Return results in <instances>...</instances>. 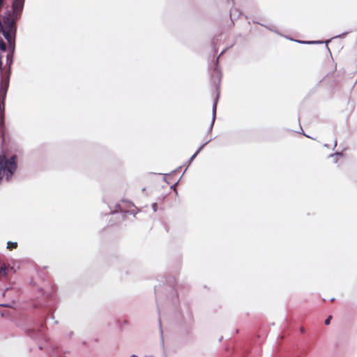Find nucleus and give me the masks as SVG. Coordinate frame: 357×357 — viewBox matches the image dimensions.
I'll return each instance as SVG.
<instances>
[{
    "instance_id": "obj_7",
    "label": "nucleus",
    "mask_w": 357,
    "mask_h": 357,
    "mask_svg": "<svg viewBox=\"0 0 357 357\" xmlns=\"http://www.w3.org/2000/svg\"><path fill=\"white\" fill-rule=\"evenodd\" d=\"M3 109L1 110V105H0V125L3 124V108L4 103H2Z\"/></svg>"
},
{
    "instance_id": "obj_11",
    "label": "nucleus",
    "mask_w": 357,
    "mask_h": 357,
    "mask_svg": "<svg viewBox=\"0 0 357 357\" xmlns=\"http://www.w3.org/2000/svg\"><path fill=\"white\" fill-rule=\"evenodd\" d=\"M152 208H153V211H157V204L156 203H153L152 204Z\"/></svg>"
},
{
    "instance_id": "obj_13",
    "label": "nucleus",
    "mask_w": 357,
    "mask_h": 357,
    "mask_svg": "<svg viewBox=\"0 0 357 357\" xmlns=\"http://www.w3.org/2000/svg\"><path fill=\"white\" fill-rule=\"evenodd\" d=\"M340 155H341L340 153H336L335 154V157H337V156H340Z\"/></svg>"
},
{
    "instance_id": "obj_9",
    "label": "nucleus",
    "mask_w": 357,
    "mask_h": 357,
    "mask_svg": "<svg viewBox=\"0 0 357 357\" xmlns=\"http://www.w3.org/2000/svg\"><path fill=\"white\" fill-rule=\"evenodd\" d=\"M6 48V44L3 41H0V49L3 51H5Z\"/></svg>"
},
{
    "instance_id": "obj_3",
    "label": "nucleus",
    "mask_w": 357,
    "mask_h": 357,
    "mask_svg": "<svg viewBox=\"0 0 357 357\" xmlns=\"http://www.w3.org/2000/svg\"><path fill=\"white\" fill-rule=\"evenodd\" d=\"M8 87V80H5L1 82L0 93L5 98Z\"/></svg>"
},
{
    "instance_id": "obj_2",
    "label": "nucleus",
    "mask_w": 357,
    "mask_h": 357,
    "mask_svg": "<svg viewBox=\"0 0 357 357\" xmlns=\"http://www.w3.org/2000/svg\"><path fill=\"white\" fill-rule=\"evenodd\" d=\"M24 0H13V17L12 19H18L22 13L24 7Z\"/></svg>"
},
{
    "instance_id": "obj_4",
    "label": "nucleus",
    "mask_w": 357,
    "mask_h": 357,
    "mask_svg": "<svg viewBox=\"0 0 357 357\" xmlns=\"http://www.w3.org/2000/svg\"><path fill=\"white\" fill-rule=\"evenodd\" d=\"M216 108H217V100H215L213 105V118H212V121H211V129H212L213 125L215 119Z\"/></svg>"
},
{
    "instance_id": "obj_12",
    "label": "nucleus",
    "mask_w": 357,
    "mask_h": 357,
    "mask_svg": "<svg viewBox=\"0 0 357 357\" xmlns=\"http://www.w3.org/2000/svg\"><path fill=\"white\" fill-rule=\"evenodd\" d=\"M331 319V317H329L328 318H327V319L325 320V324H326V325H328V324H330Z\"/></svg>"
},
{
    "instance_id": "obj_10",
    "label": "nucleus",
    "mask_w": 357,
    "mask_h": 357,
    "mask_svg": "<svg viewBox=\"0 0 357 357\" xmlns=\"http://www.w3.org/2000/svg\"><path fill=\"white\" fill-rule=\"evenodd\" d=\"M300 43H307V44H312V43H319L320 42H316V41H301L298 40Z\"/></svg>"
},
{
    "instance_id": "obj_6",
    "label": "nucleus",
    "mask_w": 357,
    "mask_h": 357,
    "mask_svg": "<svg viewBox=\"0 0 357 357\" xmlns=\"http://www.w3.org/2000/svg\"><path fill=\"white\" fill-rule=\"evenodd\" d=\"M0 273L3 276H6L8 275V268L5 265H2L0 268Z\"/></svg>"
},
{
    "instance_id": "obj_8",
    "label": "nucleus",
    "mask_w": 357,
    "mask_h": 357,
    "mask_svg": "<svg viewBox=\"0 0 357 357\" xmlns=\"http://www.w3.org/2000/svg\"><path fill=\"white\" fill-rule=\"evenodd\" d=\"M17 244L16 242H8L7 248L8 249L11 250V249L17 248Z\"/></svg>"
},
{
    "instance_id": "obj_1",
    "label": "nucleus",
    "mask_w": 357,
    "mask_h": 357,
    "mask_svg": "<svg viewBox=\"0 0 357 357\" xmlns=\"http://www.w3.org/2000/svg\"><path fill=\"white\" fill-rule=\"evenodd\" d=\"M1 30L4 38L8 43L11 45L14 40V34L15 32L14 20L7 18L6 20L4 21V24L2 25V28H1Z\"/></svg>"
},
{
    "instance_id": "obj_5",
    "label": "nucleus",
    "mask_w": 357,
    "mask_h": 357,
    "mask_svg": "<svg viewBox=\"0 0 357 357\" xmlns=\"http://www.w3.org/2000/svg\"><path fill=\"white\" fill-rule=\"evenodd\" d=\"M206 143L204 144L202 146H201L198 150L191 156L190 158V162H191L197 155V154L200 152V151L204 148V146L206 145Z\"/></svg>"
},
{
    "instance_id": "obj_14",
    "label": "nucleus",
    "mask_w": 357,
    "mask_h": 357,
    "mask_svg": "<svg viewBox=\"0 0 357 357\" xmlns=\"http://www.w3.org/2000/svg\"><path fill=\"white\" fill-rule=\"evenodd\" d=\"M301 332H303V333H304V332H305V330H304V328H303L301 329Z\"/></svg>"
}]
</instances>
